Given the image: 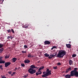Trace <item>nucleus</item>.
<instances>
[{
	"mask_svg": "<svg viewBox=\"0 0 78 78\" xmlns=\"http://www.w3.org/2000/svg\"><path fill=\"white\" fill-rule=\"evenodd\" d=\"M78 68H75L73 70L71 71L70 74H66L65 76L66 78H70L71 76H75L78 77V72L77 71Z\"/></svg>",
	"mask_w": 78,
	"mask_h": 78,
	"instance_id": "obj_1",
	"label": "nucleus"
},
{
	"mask_svg": "<svg viewBox=\"0 0 78 78\" xmlns=\"http://www.w3.org/2000/svg\"><path fill=\"white\" fill-rule=\"evenodd\" d=\"M66 55V51L63 50L59 51L58 54L56 56L57 58H61L64 57V56Z\"/></svg>",
	"mask_w": 78,
	"mask_h": 78,
	"instance_id": "obj_2",
	"label": "nucleus"
},
{
	"mask_svg": "<svg viewBox=\"0 0 78 78\" xmlns=\"http://www.w3.org/2000/svg\"><path fill=\"white\" fill-rule=\"evenodd\" d=\"M51 70H49V69H47L46 70L47 73L43 75L42 76V77H43V78H45V77H46V76H48L51 75Z\"/></svg>",
	"mask_w": 78,
	"mask_h": 78,
	"instance_id": "obj_3",
	"label": "nucleus"
},
{
	"mask_svg": "<svg viewBox=\"0 0 78 78\" xmlns=\"http://www.w3.org/2000/svg\"><path fill=\"white\" fill-rule=\"evenodd\" d=\"M28 71L30 73H31V74H34V73H35L36 72V70L33 69L32 68H30Z\"/></svg>",
	"mask_w": 78,
	"mask_h": 78,
	"instance_id": "obj_4",
	"label": "nucleus"
},
{
	"mask_svg": "<svg viewBox=\"0 0 78 78\" xmlns=\"http://www.w3.org/2000/svg\"><path fill=\"white\" fill-rule=\"evenodd\" d=\"M10 64H11V62H6L5 63V67H7L9 66Z\"/></svg>",
	"mask_w": 78,
	"mask_h": 78,
	"instance_id": "obj_5",
	"label": "nucleus"
},
{
	"mask_svg": "<svg viewBox=\"0 0 78 78\" xmlns=\"http://www.w3.org/2000/svg\"><path fill=\"white\" fill-rule=\"evenodd\" d=\"M44 45H49V44H50L51 42L49 41H45L44 42Z\"/></svg>",
	"mask_w": 78,
	"mask_h": 78,
	"instance_id": "obj_6",
	"label": "nucleus"
},
{
	"mask_svg": "<svg viewBox=\"0 0 78 78\" xmlns=\"http://www.w3.org/2000/svg\"><path fill=\"white\" fill-rule=\"evenodd\" d=\"M17 59L15 57L13 58L12 59V62H15L16 61H17Z\"/></svg>",
	"mask_w": 78,
	"mask_h": 78,
	"instance_id": "obj_7",
	"label": "nucleus"
},
{
	"mask_svg": "<svg viewBox=\"0 0 78 78\" xmlns=\"http://www.w3.org/2000/svg\"><path fill=\"white\" fill-rule=\"evenodd\" d=\"M25 63H26V64H28V63H30V60L27 59L24 60V61Z\"/></svg>",
	"mask_w": 78,
	"mask_h": 78,
	"instance_id": "obj_8",
	"label": "nucleus"
},
{
	"mask_svg": "<svg viewBox=\"0 0 78 78\" xmlns=\"http://www.w3.org/2000/svg\"><path fill=\"white\" fill-rule=\"evenodd\" d=\"M56 54H55V53H54L52 55H50V56L52 58H54L55 57V56H56Z\"/></svg>",
	"mask_w": 78,
	"mask_h": 78,
	"instance_id": "obj_9",
	"label": "nucleus"
},
{
	"mask_svg": "<svg viewBox=\"0 0 78 78\" xmlns=\"http://www.w3.org/2000/svg\"><path fill=\"white\" fill-rule=\"evenodd\" d=\"M66 46L67 48H71V44H66Z\"/></svg>",
	"mask_w": 78,
	"mask_h": 78,
	"instance_id": "obj_10",
	"label": "nucleus"
},
{
	"mask_svg": "<svg viewBox=\"0 0 78 78\" xmlns=\"http://www.w3.org/2000/svg\"><path fill=\"white\" fill-rule=\"evenodd\" d=\"M73 62V61L72 60H70L69 61V64L70 66H71L72 64V63Z\"/></svg>",
	"mask_w": 78,
	"mask_h": 78,
	"instance_id": "obj_11",
	"label": "nucleus"
},
{
	"mask_svg": "<svg viewBox=\"0 0 78 78\" xmlns=\"http://www.w3.org/2000/svg\"><path fill=\"white\" fill-rule=\"evenodd\" d=\"M44 55L45 57H48L49 56H50V55L48 54H47V53H45L44 54Z\"/></svg>",
	"mask_w": 78,
	"mask_h": 78,
	"instance_id": "obj_12",
	"label": "nucleus"
},
{
	"mask_svg": "<svg viewBox=\"0 0 78 78\" xmlns=\"http://www.w3.org/2000/svg\"><path fill=\"white\" fill-rule=\"evenodd\" d=\"M28 27V25L26 24L25 25L23 28H27Z\"/></svg>",
	"mask_w": 78,
	"mask_h": 78,
	"instance_id": "obj_13",
	"label": "nucleus"
},
{
	"mask_svg": "<svg viewBox=\"0 0 78 78\" xmlns=\"http://www.w3.org/2000/svg\"><path fill=\"white\" fill-rule=\"evenodd\" d=\"M5 63V61H0V64H4V63Z\"/></svg>",
	"mask_w": 78,
	"mask_h": 78,
	"instance_id": "obj_14",
	"label": "nucleus"
},
{
	"mask_svg": "<svg viewBox=\"0 0 78 78\" xmlns=\"http://www.w3.org/2000/svg\"><path fill=\"white\" fill-rule=\"evenodd\" d=\"M54 48H57V47L56 46H54L51 49V50H53Z\"/></svg>",
	"mask_w": 78,
	"mask_h": 78,
	"instance_id": "obj_15",
	"label": "nucleus"
},
{
	"mask_svg": "<svg viewBox=\"0 0 78 78\" xmlns=\"http://www.w3.org/2000/svg\"><path fill=\"white\" fill-rule=\"evenodd\" d=\"M67 69L68 70L69 72H70V71L72 70V67H70Z\"/></svg>",
	"mask_w": 78,
	"mask_h": 78,
	"instance_id": "obj_16",
	"label": "nucleus"
},
{
	"mask_svg": "<svg viewBox=\"0 0 78 78\" xmlns=\"http://www.w3.org/2000/svg\"><path fill=\"white\" fill-rule=\"evenodd\" d=\"M35 66L34 65H32L30 66V67L31 69H34Z\"/></svg>",
	"mask_w": 78,
	"mask_h": 78,
	"instance_id": "obj_17",
	"label": "nucleus"
},
{
	"mask_svg": "<svg viewBox=\"0 0 78 78\" xmlns=\"http://www.w3.org/2000/svg\"><path fill=\"white\" fill-rule=\"evenodd\" d=\"M36 75H37V76H38V75H41V73H38V72L36 73Z\"/></svg>",
	"mask_w": 78,
	"mask_h": 78,
	"instance_id": "obj_18",
	"label": "nucleus"
},
{
	"mask_svg": "<svg viewBox=\"0 0 78 78\" xmlns=\"http://www.w3.org/2000/svg\"><path fill=\"white\" fill-rule=\"evenodd\" d=\"M0 69H1V70H3V65H0Z\"/></svg>",
	"mask_w": 78,
	"mask_h": 78,
	"instance_id": "obj_19",
	"label": "nucleus"
},
{
	"mask_svg": "<svg viewBox=\"0 0 78 78\" xmlns=\"http://www.w3.org/2000/svg\"><path fill=\"white\" fill-rule=\"evenodd\" d=\"M44 69V66H42L39 69V70H42V69Z\"/></svg>",
	"mask_w": 78,
	"mask_h": 78,
	"instance_id": "obj_20",
	"label": "nucleus"
},
{
	"mask_svg": "<svg viewBox=\"0 0 78 78\" xmlns=\"http://www.w3.org/2000/svg\"><path fill=\"white\" fill-rule=\"evenodd\" d=\"M4 0H0V4H2Z\"/></svg>",
	"mask_w": 78,
	"mask_h": 78,
	"instance_id": "obj_21",
	"label": "nucleus"
},
{
	"mask_svg": "<svg viewBox=\"0 0 78 78\" xmlns=\"http://www.w3.org/2000/svg\"><path fill=\"white\" fill-rule=\"evenodd\" d=\"M69 72V70H68V69H67L66 70L65 73H68Z\"/></svg>",
	"mask_w": 78,
	"mask_h": 78,
	"instance_id": "obj_22",
	"label": "nucleus"
},
{
	"mask_svg": "<svg viewBox=\"0 0 78 78\" xmlns=\"http://www.w3.org/2000/svg\"><path fill=\"white\" fill-rule=\"evenodd\" d=\"M31 56V54H28L27 57H28V58H30Z\"/></svg>",
	"mask_w": 78,
	"mask_h": 78,
	"instance_id": "obj_23",
	"label": "nucleus"
},
{
	"mask_svg": "<svg viewBox=\"0 0 78 78\" xmlns=\"http://www.w3.org/2000/svg\"><path fill=\"white\" fill-rule=\"evenodd\" d=\"M21 66L22 67H25V64L23 63L21 64Z\"/></svg>",
	"mask_w": 78,
	"mask_h": 78,
	"instance_id": "obj_24",
	"label": "nucleus"
},
{
	"mask_svg": "<svg viewBox=\"0 0 78 78\" xmlns=\"http://www.w3.org/2000/svg\"><path fill=\"white\" fill-rule=\"evenodd\" d=\"M9 58V56L8 55L7 56V55H6L5 56V59H7V58Z\"/></svg>",
	"mask_w": 78,
	"mask_h": 78,
	"instance_id": "obj_25",
	"label": "nucleus"
},
{
	"mask_svg": "<svg viewBox=\"0 0 78 78\" xmlns=\"http://www.w3.org/2000/svg\"><path fill=\"white\" fill-rule=\"evenodd\" d=\"M76 54H73L72 55V57L73 58H75V57H76Z\"/></svg>",
	"mask_w": 78,
	"mask_h": 78,
	"instance_id": "obj_26",
	"label": "nucleus"
},
{
	"mask_svg": "<svg viewBox=\"0 0 78 78\" xmlns=\"http://www.w3.org/2000/svg\"><path fill=\"white\" fill-rule=\"evenodd\" d=\"M3 46V45L0 44V48H2Z\"/></svg>",
	"mask_w": 78,
	"mask_h": 78,
	"instance_id": "obj_27",
	"label": "nucleus"
},
{
	"mask_svg": "<svg viewBox=\"0 0 78 78\" xmlns=\"http://www.w3.org/2000/svg\"><path fill=\"white\" fill-rule=\"evenodd\" d=\"M24 48H28V46H27V45H24Z\"/></svg>",
	"mask_w": 78,
	"mask_h": 78,
	"instance_id": "obj_28",
	"label": "nucleus"
},
{
	"mask_svg": "<svg viewBox=\"0 0 78 78\" xmlns=\"http://www.w3.org/2000/svg\"><path fill=\"white\" fill-rule=\"evenodd\" d=\"M11 31L13 33H14V30H13V29H12L11 30Z\"/></svg>",
	"mask_w": 78,
	"mask_h": 78,
	"instance_id": "obj_29",
	"label": "nucleus"
},
{
	"mask_svg": "<svg viewBox=\"0 0 78 78\" xmlns=\"http://www.w3.org/2000/svg\"><path fill=\"white\" fill-rule=\"evenodd\" d=\"M8 73H9V75H11V73H12V71H9V72H8Z\"/></svg>",
	"mask_w": 78,
	"mask_h": 78,
	"instance_id": "obj_30",
	"label": "nucleus"
},
{
	"mask_svg": "<svg viewBox=\"0 0 78 78\" xmlns=\"http://www.w3.org/2000/svg\"><path fill=\"white\" fill-rule=\"evenodd\" d=\"M22 53H27V51H22Z\"/></svg>",
	"mask_w": 78,
	"mask_h": 78,
	"instance_id": "obj_31",
	"label": "nucleus"
},
{
	"mask_svg": "<svg viewBox=\"0 0 78 78\" xmlns=\"http://www.w3.org/2000/svg\"><path fill=\"white\" fill-rule=\"evenodd\" d=\"M41 70H39V69L38 70V72H40V73H41V74H42V72H41Z\"/></svg>",
	"mask_w": 78,
	"mask_h": 78,
	"instance_id": "obj_32",
	"label": "nucleus"
},
{
	"mask_svg": "<svg viewBox=\"0 0 78 78\" xmlns=\"http://www.w3.org/2000/svg\"><path fill=\"white\" fill-rule=\"evenodd\" d=\"M53 68L54 69H55V70H56L57 69H58V68L57 67V66H56L55 67H54Z\"/></svg>",
	"mask_w": 78,
	"mask_h": 78,
	"instance_id": "obj_33",
	"label": "nucleus"
},
{
	"mask_svg": "<svg viewBox=\"0 0 78 78\" xmlns=\"http://www.w3.org/2000/svg\"><path fill=\"white\" fill-rule=\"evenodd\" d=\"M52 57H51L50 56H49L48 57V58H49V59H51L52 58Z\"/></svg>",
	"mask_w": 78,
	"mask_h": 78,
	"instance_id": "obj_34",
	"label": "nucleus"
},
{
	"mask_svg": "<svg viewBox=\"0 0 78 78\" xmlns=\"http://www.w3.org/2000/svg\"><path fill=\"white\" fill-rule=\"evenodd\" d=\"M7 31H8V33H11V31L10 29H9V30H7Z\"/></svg>",
	"mask_w": 78,
	"mask_h": 78,
	"instance_id": "obj_35",
	"label": "nucleus"
},
{
	"mask_svg": "<svg viewBox=\"0 0 78 78\" xmlns=\"http://www.w3.org/2000/svg\"><path fill=\"white\" fill-rule=\"evenodd\" d=\"M10 38H11V36H10V37H8L7 38V39H10Z\"/></svg>",
	"mask_w": 78,
	"mask_h": 78,
	"instance_id": "obj_36",
	"label": "nucleus"
},
{
	"mask_svg": "<svg viewBox=\"0 0 78 78\" xmlns=\"http://www.w3.org/2000/svg\"><path fill=\"white\" fill-rule=\"evenodd\" d=\"M57 65L58 66H60V65H61V63L60 62L58 63Z\"/></svg>",
	"mask_w": 78,
	"mask_h": 78,
	"instance_id": "obj_37",
	"label": "nucleus"
},
{
	"mask_svg": "<svg viewBox=\"0 0 78 78\" xmlns=\"http://www.w3.org/2000/svg\"><path fill=\"white\" fill-rule=\"evenodd\" d=\"M47 73V72H44L43 73V74H44V75H45V74H46Z\"/></svg>",
	"mask_w": 78,
	"mask_h": 78,
	"instance_id": "obj_38",
	"label": "nucleus"
},
{
	"mask_svg": "<svg viewBox=\"0 0 78 78\" xmlns=\"http://www.w3.org/2000/svg\"><path fill=\"white\" fill-rule=\"evenodd\" d=\"M28 76V75H24L23 76V78H27Z\"/></svg>",
	"mask_w": 78,
	"mask_h": 78,
	"instance_id": "obj_39",
	"label": "nucleus"
},
{
	"mask_svg": "<svg viewBox=\"0 0 78 78\" xmlns=\"http://www.w3.org/2000/svg\"><path fill=\"white\" fill-rule=\"evenodd\" d=\"M5 76H2V78H6V77H5Z\"/></svg>",
	"mask_w": 78,
	"mask_h": 78,
	"instance_id": "obj_40",
	"label": "nucleus"
},
{
	"mask_svg": "<svg viewBox=\"0 0 78 78\" xmlns=\"http://www.w3.org/2000/svg\"><path fill=\"white\" fill-rule=\"evenodd\" d=\"M3 50H4L3 48H1V51H2V52L3 51Z\"/></svg>",
	"mask_w": 78,
	"mask_h": 78,
	"instance_id": "obj_41",
	"label": "nucleus"
},
{
	"mask_svg": "<svg viewBox=\"0 0 78 78\" xmlns=\"http://www.w3.org/2000/svg\"><path fill=\"white\" fill-rule=\"evenodd\" d=\"M10 38L11 39H13V37L12 36H10Z\"/></svg>",
	"mask_w": 78,
	"mask_h": 78,
	"instance_id": "obj_42",
	"label": "nucleus"
},
{
	"mask_svg": "<svg viewBox=\"0 0 78 78\" xmlns=\"http://www.w3.org/2000/svg\"><path fill=\"white\" fill-rule=\"evenodd\" d=\"M17 69V67L15 68V69H14L15 71H16Z\"/></svg>",
	"mask_w": 78,
	"mask_h": 78,
	"instance_id": "obj_43",
	"label": "nucleus"
},
{
	"mask_svg": "<svg viewBox=\"0 0 78 78\" xmlns=\"http://www.w3.org/2000/svg\"><path fill=\"white\" fill-rule=\"evenodd\" d=\"M36 69H38V68H37V67H36V66H35V67H34V69H36Z\"/></svg>",
	"mask_w": 78,
	"mask_h": 78,
	"instance_id": "obj_44",
	"label": "nucleus"
},
{
	"mask_svg": "<svg viewBox=\"0 0 78 78\" xmlns=\"http://www.w3.org/2000/svg\"><path fill=\"white\" fill-rule=\"evenodd\" d=\"M3 58V57H0V59H2Z\"/></svg>",
	"mask_w": 78,
	"mask_h": 78,
	"instance_id": "obj_45",
	"label": "nucleus"
},
{
	"mask_svg": "<svg viewBox=\"0 0 78 78\" xmlns=\"http://www.w3.org/2000/svg\"><path fill=\"white\" fill-rule=\"evenodd\" d=\"M16 72H13V75H14V74H16Z\"/></svg>",
	"mask_w": 78,
	"mask_h": 78,
	"instance_id": "obj_46",
	"label": "nucleus"
},
{
	"mask_svg": "<svg viewBox=\"0 0 78 78\" xmlns=\"http://www.w3.org/2000/svg\"><path fill=\"white\" fill-rule=\"evenodd\" d=\"M2 50H1V49H0V53H2Z\"/></svg>",
	"mask_w": 78,
	"mask_h": 78,
	"instance_id": "obj_47",
	"label": "nucleus"
},
{
	"mask_svg": "<svg viewBox=\"0 0 78 78\" xmlns=\"http://www.w3.org/2000/svg\"><path fill=\"white\" fill-rule=\"evenodd\" d=\"M20 69V67H19L17 68V69Z\"/></svg>",
	"mask_w": 78,
	"mask_h": 78,
	"instance_id": "obj_48",
	"label": "nucleus"
},
{
	"mask_svg": "<svg viewBox=\"0 0 78 78\" xmlns=\"http://www.w3.org/2000/svg\"><path fill=\"white\" fill-rule=\"evenodd\" d=\"M14 75L13 74V73H12V74H11V76H14Z\"/></svg>",
	"mask_w": 78,
	"mask_h": 78,
	"instance_id": "obj_49",
	"label": "nucleus"
},
{
	"mask_svg": "<svg viewBox=\"0 0 78 78\" xmlns=\"http://www.w3.org/2000/svg\"><path fill=\"white\" fill-rule=\"evenodd\" d=\"M69 44H71V43H72V42L71 41H69Z\"/></svg>",
	"mask_w": 78,
	"mask_h": 78,
	"instance_id": "obj_50",
	"label": "nucleus"
},
{
	"mask_svg": "<svg viewBox=\"0 0 78 78\" xmlns=\"http://www.w3.org/2000/svg\"><path fill=\"white\" fill-rule=\"evenodd\" d=\"M2 61V59H0V61Z\"/></svg>",
	"mask_w": 78,
	"mask_h": 78,
	"instance_id": "obj_51",
	"label": "nucleus"
},
{
	"mask_svg": "<svg viewBox=\"0 0 78 78\" xmlns=\"http://www.w3.org/2000/svg\"><path fill=\"white\" fill-rule=\"evenodd\" d=\"M39 62H40V61H38V63H39Z\"/></svg>",
	"mask_w": 78,
	"mask_h": 78,
	"instance_id": "obj_52",
	"label": "nucleus"
},
{
	"mask_svg": "<svg viewBox=\"0 0 78 78\" xmlns=\"http://www.w3.org/2000/svg\"><path fill=\"white\" fill-rule=\"evenodd\" d=\"M38 73H40H40H39V72H38Z\"/></svg>",
	"mask_w": 78,
	"mask_h": 78,
	"instance_id": "obj_53",
	"label": "nucleus"
},
{
	"mask_svg": "<svg viewBox=\"0 0 78 78\" xmlns=\"http://www.w3.org/2000/svg\"><path fill=\"white\" fill-rule=\"evenodd\" d=\"M54 55H55V54H54Z\"/></svg>",
	"mask_w": 78,
	"mask_h": 78,
	"instance_id": "obj_54",
	"label": "nucleus"
},
{
	"mask_svg": "<svg viewBox=\"0 0 78 78\" xmlns=\"http://www.w3.org/2000/svg\"><path fill=\"white\" fill-rule=\"evenodd\" d=\"M46 78H47V77H46Z\"/></svg>",
	"mask_w": 78,
	"mask_h": 78,
	"instance_id": "obj_55",
	"label": "nucleus"
}]
</instances>
